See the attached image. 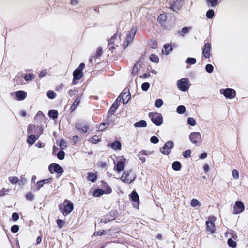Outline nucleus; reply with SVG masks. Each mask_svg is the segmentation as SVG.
Returning a JSON list of instances; mask_svg holds the SVG:
<instances>
[{"label": "nucleus", "instance_id": "nucleus-29", "mask_svg": "<svg viewBox=\"0 0 248 248\" xmlns=\"http://www.w3.org/2000/svg\"><path fill=\"white\" fill-rule=\"evenodd\" d=\"M110 147L114 150H121L122 148V144L119 141H116L112 143Z\"/></svg>", "mask_w": 248, "mask_h": 248}, {"label": "nucleus", "instance_id": "nucleus-6", "mask_svg": "<svg viewBox=\"0 0 248 248\" xmlns=\"http://www.w3.org/2000/svg\"><path fill=\"white\" fill-rule=\"evenodd\" d=\"M136 175L132 170H124L121 177V180L127 184H130L136 179Z\"/></svg>", "mask_w": 248, "mask_h": 248}, {"label": "nucleus", "instance_id": "nucleus-11", "mask_svg": "<svg viewBox=\"0 0 248 248\" xmlns=\"http://www.w3.org/2000/svg\"><path fill=\"white\" fill-rule=\"evenodd\" d=\"M174 147L173 141H170L166 143V144L160 149L161 152L164 155H168L171 152V150Z\"/></svg>", "mask_w": 248, "mask_h": 248}, {"label": "nucleus", "instance_id": "nucleus-3", "mask_svg": "<svg viewBox=\"0 0 248 248\" xmlns=\"http://www.w3.org/2000/svg\"><path fill=\"white\" fill-rule=\"evenodd\" d=\"M167 15L165 14H161L157 18V21L161 26L165 29H170L173 25L171 21L167 20Z\"/></svg>", "mask_w": 248, "mask_h": 248}, {"label": "nucleus", "instance_id": "nucleus-1", "mask_svg": "<svg viewBox=\"0 0 248 248\" xmlns=\"http://www.w3.org/2000/svg\"><path fill=\"white\" fill-rule=\"evenodd\" d=\"M59 210L64 216L69 215L74 209V205L72 202L67 199H65L62 203L59 205Z\"/></svg>", "mask_w": 248, "mask_h": 248}, {"label": "nucleus", "instance_id": "nucleus-46", "mask_svg": "<svg viewBox=\"0 0 248 248\" xmlns=\"http://www.w3.org/2000/svg\"><path fill=\"white\" fill-rule=\"evenodd\" d=\"M190 204H191V206L192 207H196L197 206H200V203L198 200H197L196 199H193L191 201Z\"/></svg>", "mask_w": 248, "mask_h": 248}, {"label": "nucleus", "instance_id": "nucleus-7", "mask_svg": "<svg viewBox=\"0 0 248 248\" xmlns=\"http://www.w3.org/2000/svg\"><path fill=\"white\" fill-rule=\"evenodd\" d=\"M148 116L152 122L156 126H160L162 124L163 117L161 114L156 112H150Z\"/></svg>", "mask_w": 248, "mask_h": 248}, {"label": "nucleus", "instance_id": "nucleus-64", "mask_svg": "<svg viewBox=\"0 0 248 248\" xmlns=\"http://www.w3.org/2000/svg\"><path fill=\"white\" fill-rule=\"evenodd\" d=\"M12 219L14 221H16L19 219V215L17 213L14 212L12 214Z\"/></svg>", "mask_w": 248, "mask_h": 248}, {"label": "nucleus", "instance_id": "nucleus-12", "mask_svg": "<svg viewBox=\"0 0 248 248\" xmlns=\"http://www.w3.org/2000/svg\"><path fill=\"white\" fill-rule=\"evenodd\" d=\"M177 86L181 91H186L189 88L188 80L186 78H184L178 80Z\"/></svg>", "mask_w": 248, "mask_h": 248}, {"label": "nucleus", "instance_id": "nucleus-13", "mask_svg": "<svg viewBox=\"0 0 248 248\" xmlns=\"http://www.w3.org/2000/svg\"><path fill=\"white\" fill-rule=\"evenodd\" d=\"M245 210L244 203L240 201H237L235 202L233 206V213L235 214H240L243 212Z\"/></svg>", "mask_w": 248, "mask_h": 248}, {"label": "nucleus", "instance_id": "nucleus-27", "mask_svg": "<svg viewBox=\"0 0 248 248\" xmlns=\"http://www.w3.org/2000/svg\"><path fill=\"white\" fill-rule=\"evenodd\" d=\"M115 36L116 35H114L108 41V45L109 46V49L112 51L115 49V47L114 46V40L116 38Z\"/></svg>", "mask_w": 248, "mask_h": 248}, {"label": "nucleus", "instance_id": "nucleus-54", "mask_svg": "<svg viewBox=\"0 0 248 248\" xmlns=\"http://www.w3.org/2000/svg\"><path fill=\"white\" fill-rule=\"evenodd\" d=\"M186 62L190 64H194L196 62V60L194 58H188L186 60Z\"/></svg>", "mask_w": 248, "mask_h": 248}, {"label": "nucleus", "instance_id": "nucleus-56", "mask_svg": "<svg viewBox=\"0 0 248 248\" xmlns=\"http://www.w3.org/2000/svg\"><path fill=\"white\" fill-rule=\"evenodd\" d=\"M150 87V84L148 82H144L141 85V89L144 91H146Z\"/></svg>", "mask_w": 248, "mask_h": 248}, {"label": "nucleus", "instance_id": "nucleus-10", "mask_svg": "<svg viewBox=\"0 0 248 248\" xmlns=\"http://www.w3.org/2000/svg\"><path fill=\"white\" fill-rule=\"evenodd\" d=\"M220 93L227 98L232 99L236 96V92L234 89L231 88H227L225 89H221Z\"/></svg>", "mask_w": 248, "mask_h": 248}, {"label": "nucleus", "instance_id": "nucleus-28", "mask_svg": "<svg viewBox=\"0 0 248 248\" xmlns=\"http://www.w3.org/2000/svg\"><path fill=\"white\" fill-rule=\"evenodd\" d=\"M97 178V172L94 173H88L87 176V180L91 181L92 182H94L96 181Z\"/></svg>", "mask_w": 248, "mask_h": 248}, {"label": "nucleus", "instance_id": "nucleus-15", "mask_svg": "<svg viewBox=\"0 0 248 248\" xmlns=\"http://www.w3.org/2000/svg\"><path fill=\"white\" fill-rule=\"evenodd\" d=\"M122 100L124 104H126L130 98V93L129 91L124 90L118 98Z\"/></svg>", "mask_w": 248, "mask_h": 248}, {"label": "nucleus", "instance_id": "nucleus-47", "mask_svg": "<svg viewBox=\"0 0 248 248\" xmlns=\"http://www.w3.org/2000/svg\"><path fill=\"white\" fill-rule=\"evenodd\" d=\"M106 233V231L104 230H99L98 231H95L93 234L94 236H99L104 235Z\"/></svg>", "mask_w": 248, "mask_h": 248}, {"label": "nucleus", "instance_id": "nucleus-34", "mask_svg": "<svg viewBox=\"0 0 248 248\" xmlns=\"http://www.w3.org/2000/svg\"><path fill=\"white\" fill-rule=\"evenodd\" d=\"M164 48L165 49V53L166 55L169 54L173 50V47H172V45H171L169 44H165L164 46Z\"/></svg>", "mask_w": 248, "mask_h": 248}, {"label": "nucleus", "instance_id": "nucleus-16", "mask_svg": "<svg viewBox=\"0 0 248 248\" xmlns=\"http://www.w3.org/2000/svg\"><path fill=\"white\" fill-rule=\"evenodd\" d=\"M189 139L192 143L197 144L201 140V135L199 132H192L189 135Z\"/></svg>", "mask_w": 248, "mask_h": 248}, {"label": "nucleus", "instance_id": "nucleus-33", "mask_svg": "<svg viewBox=\"0 0 248 248\" xmlns=\"http://www.w3.org/2000/svg\"><path fill=\"white\" fill-rule=\"evenodd\" d=\"M172 169L176 171L179 170L182 168L181 164L179 161H175L172 164Z\"/></svg>", "mask_w": 248, "mask_h": 248}, {"label": "nucleus", "instance_id": "nucleus-14", "mask_svg": "<svg viewBox=\"0 0 248 248\" xmlns=\"http://www.w3.org/2000/svg\"><path fill=\"white\" fill-rule=\"evenodd\" d=\"M211 45L210 43H205L202 49V55L206 59H209L211 56Z\"/></svg>", "mask_w": 248, "mask_h": 248}, {"label": "nucleus", "instance_id": "nucleus-48", "mask_svg": "<svg viewBox=\"0 0 248 248\" xmlns=\"http://www.w3.org/2000/svg\"><path fill=\"white\" fill-rule=\"evenodd\" d=\"M59 146H60V148L62 150L64 149L66 147V142L64 139L61 140Z\"/></svg>", "mask_w": 248, "mask_h": 248}, {"label": "nucleus", "instance_id": "nucleus-5", "mask_svg": "<svg viewBox=\"0 0 248 248\" xmlns=\"http://www.w3.org/2000/svg\"><path fill=\"white\" fill-rule=\"evenodd\" d=\"M85 65L84 63H81L79 66L76 68L73 72V79L72 81L73 84H76V81L79 80L83 76L82 72L83 69L85 68Z\"/></svg>", "mask_w": 248, "mask_h": 248}, {"label": "nucleus", "instance_id": "nucleus-62", "mask_svg": "<svg viewBox=\"0 0 248 248\" xmlns=\"http://www.w3.org/2000/svg\"><path fill=\"white\" fill-rule=\"evenodd\" d=\"M78 92V90L76 89H70L68 91V94L70 96L72 97Z\"/></svg>", "mask_w": 248, "mask_h": 248}, {"label": "nucleus", "instance_id": "nucleus-44", "mask_svg": "<svg viewBox=\"0 0 248 248\" xmlns=\"http://www.w3.org/2000/svg\"><path fill=\"white\" fill-rule=\"evenodd\" d=\"M139 64L136 63L134 64L133 70H132V74L134 75H136L138 73V71L139 70Z\"/></svg>", "mask_w": 248, "mask_h": 248}, {"label": "nucleus", "instance_id": "nucleus-38", "mask_svg": "<svg viewBox=\"0 0 248 248\" xmlns=\"http://www.w3.org/2000/svg\"><path fill=\"white\" fill-rule=\"evenodd\" d=\"M186 111V108L184 105H179L177 108V112L179 114H183Z\"/></svg>", "mask_w": 248, "mask_h": 248}, {"label": "nucleus", "instance_id": "nucleus-20", "mask_svg": "<svg viewBox=\"0 0 248 248\" xmlns=\"http://www.w3.org/2000/svg\"><path fill=\"white\" fill-rule=\"evenodd\" d=\"M125 163V159H124L122 161H118L116 165L115 166L114 169L117 172L120 173V172L124 170V168Z\"/></svg>", "mask_w": 248, "mask_h": 248}, {"label": "nucleus", "instance_id": "nucleus-23", "mask_svg": "<svg viewBox=\"0 0 248 248\" xmlns=\"http://www.w3.org/2000/svg\"><path fill=\"white\" fill-rule=\"evenodd\" d=\"M39 137L36 134H30L27 139V142L30 145H33L37 140Z\"/></svg>", "mask_w": 248, "mask_h": 248}, {"label": "nucleus", "instance_id": "nucleus-41", "mask_svg": "<svg viewBox=\"0 0 248 248\" xmlns=\"http://www.w3.org/2000/svg\"><path fill=\"white\" fill-rule=\"evenodd\" d=\"M215 16L214 11L213 10L210 9L206 12V16L209 19H212Z\"/></svg>", "mask_w": 248, "mask_h": 248}, {"label": "nucleus", "instance_id": "nucleus-63", "mask_svg": "<svg viewBox=\"0 0 248 248\" xmlns=\"http://www.w3.org/2000/svg\"><path fill=\"white\" fill-rule=\"evenodd\" d=\"M232 175L233 177L235 179H238L239 178V172L236 169H233L232 171Z\"/></svg>", "mask_w": 248, "mask_h": 248}, {"label": "nucleus", "instance_id": "nucleus-42", "mask_svg": "<svg viewBox=\"0 0 248 248\" xmlns=\"http://www.w3.org/2000/svg\"><path fill=\"white\" fill-rule=\"evenodd\" d=\"M57 156L59 159L61 160H63L65 157L64 152L63 151H62V149L58 153V154L57 155Z\"/></svg>", "mask_w": 248, "mask_h": 248}, {"label": "nucleus", "instance_id": "nucleus-8", "mask_svg": "<svg viewBox=\"0 0 248 248\" xmlns=\"http://www.w3.org/2000/svg\"><path fill=\"white\" fill-rule=\"evenodd\" d=\"M43 132V129L39 126H36L33 124H30L28 126L27 132L28 134H36L37 136L39 137Z\"/></svg>", "mask_w": 248, "mask_h": 248}, {"label": "nucleus", "instance_id": "nucleus-32", "mask_svg": "<svg viewBox=\"0 0 248 248\" xmlns=\"http://www.w3.org/2000/svg\"><path fill=\"white\" fill-rule=\"evenodd\" d=\"M104 194H105V193L104 191H103V189L97 188L94 190L93 192V196L96 197H99Z\"/></svg>", "mask_w": 248, "mask_h": 248}, {"label": "nucleus", "instance_id": "nucleus-57", "mask_svg": "<svg viewBox=\"0 0 248 248\" xmlns=\"http://www.w3.org/2000/svg\"><path fill=\"white\" fill-rule=\"evenodd\" d=\"M190 154H191V151H190V150L188 149V150H186L183 153V156L185 158H188L191 156Z\"/></svg>", "mask_w": 248, "mask_h": 248}, {"label": "nucleus", "instance_id": "nucleus-37", "mask_svg": "<svg viewBox=\"0 0 248 248\" xmlns=\"http://www.w3.org/2000/svg\"><path fill=\"white\" fill-rule=\"evenodd\" d=\"M227 244L228 246L232 248H235L236 246V242L233 241L232 238H230L228 239Z\"/></svg>", "mask_w": 248, "mask_h": 248}, {"label": "nucleus", "instance_id": "nucleus-31", "mask_svg": "<svg viewBox=\"0 0 248 248\" xmlns=\"http://www.w3.org/2000/svg\"><path fill=\"white\" fill-rule=\"evenodd\" d=\"M58 115V111L56 110H50L48 112V116L50 118L55 120L57 118Z\"/></svg>", "mask_w": 248, "mask_h": 248}, {"label": "nucleus", "instance_id": "nucleus-22", "mask_svg": "<svg viewBox=\"0 0 248 248\" xmlns=\"http://www.w3.org/2000/svg\"><path fill=\"white\" fill-rule=\"evenodd\" d=\"M81 96L82 95L79 96L75 99L70 108L71 112L75 111L77 107L79 105L81 102Z\"/></svg>", "mask_w": 248, "mask_h": 248}, {"label": "nucleus", "instance_id": "nucleus-4", "mask_svg": "<svg viewBox=\"0 0 248 248\" xmlns=\"http://www.w3.org/2000/svg\"><path fill=\"white\" fill-rule=\"evenodd\" d=\"M75 128L80 134L90 133L91 131L90 124L81 121L75 124Z\"/></svg>", "mask_w": 248, "mask_h": 248}, {"label": "nucleus", "instance_id": "nucleus-39", "mask_svg": "<svg viewBox=\"0 0 248 248\" xmlns=\"http://www.w3.org/2000/svg\"><path fill=\"white\" fill-rule=\"evenodd\" d=\"M47 97L51 99L55 98L56 96V93L52 90H49L47 92Z\"/></svg>", "mask_w": 248, "mask_h": 248}, {"label": "nucleus", "instance_id": "nucleus-43", "mask_svg": "<svg viewBox=\"0 0 248 248\" xmlns=\"http://www.w3.org/2000/svg\"><path fill=\"white\" fill-rule=\"evenodd\" d=\"M149 46L151 48L156 49L157 47V42L155 40H150L149 42Z\"/></svg>", "mask_w": 248, "mask_h": 248}, {"label": "nucleus", "instance_id": "nucleus-9", "mask_svg": "<svg viewBox=\"0 0 248 248\" xmlns=\"http://www.w3.org/2000/svg\"><path fill=\"white\" fill-rule=\"evenodd\" d=\"M48 169L51 174L56 172L58 174H62L64 172L63 168L59 164L56 163H52L49 165Z\"/></svg>", "mask_w": 248, "mask_h": 248}, {"label": "nucleus", "instance_id": "nucleus-19", "mask_svg": "<svg viewBox=\"0 0 248 248\" xmlns=\"http://www.w3.org/2000/svg\"><path fill=\"white\" fill-rule=\"evenodd\" d=\"M137 30L135 28H131L128 31L126 37V40L129 42H132L135 37Z\"/></svg>", "mask_w": 248, "mask_h": 248}, {"label": "nucleus", "instance_id": "nucleus-40", "mask_svg": "<svg viewBox=\"0 0 248 248\" xmlns=\"http://www.w3.org/2000/svg\"><path fill=\"white\" fill-rule=\"evenodd\" d=\"M149 59L151 61L157 63L159 62V58L158 56L154 54H152L150 56Z\"/></svg>", "mask_w": 248, "mask_h": 248}, {"label": "nucleus", "instance_id": "nucleus-21", "mask_svg": "<svg viewBox=\"0 0 248 248\" xmlns=\"http://www.w3.org/2000/svg\"><path fill=\"white\" fill-rule=\"evenodd\" d=\"M120 100H118V98H117L111 106L110 109L109 110L108 113L111 115L114 114L116 112L117 109L120 105Z\"/></svg>", "mask_w": 248, "mask_h": 248}, {"label": "nucleus", "instance_id": "nucleus-18", "mask_svg": "<svg viewBox=\"0 0 248 248\" xmlns=\"http://www.w3.org/2000/svg\"><path fill=\"white\" fill-rule=\"evenodd\" d=\"M100 183V186L102 188L101 189H103L105 194H108L112 192V190L111 188L107 182L102 180Z\"/></svg>", "mask_w": 248, "mask_h": 248}, {"label": "nucleus", "instance_id": "nucleus-24", "mask_svg": "<svg viewBox=\"0 0 248 248\" xmlns=\"http://www.w3.org/2000/svg\"><path fill=\"white\" fill-rule=\"evenodd\" d=\"M16 95L18 100H23L27 96V93L24 91H18L16 92Z\"/></svg>", "mask_w": 248, "mask_h": 248}, {"label": "nucleus", "instance_id": "nucleus-53", "mask_svg": "<svg viewBox=\"0 0 248 248\" xmlns=\"http://www.w3.org/2000/svg\"><path fill=\"white\" fill-rule=\"evenodd\" d=\"M56 223L59 228H62L64 225L65 222H64V221H63L62 220L58 219L56 220Z\"/></svg>", "mask_w": 248, "mask_h": 248}, {"label": "nucleus", "instance_id": "nucleus-59", "mask_svg": "<svg viewBox=\"0 0 248 248\" xmlns=\"http://www.w3.org/2000/svg\"><path fill=\"white\" fill-rule=\"evenodd\" d=\"M150 141L154 144H156L159 142L158 138L155 136H153L150 138Z\"/></svg>", "mask_w": 248, "mask_h": 248}, {"label": "nucleus", "instance_id": "nucleus-55", "mask_svg": "<svg viewBox=\"0 0 248 248\" xmlns=\"http://www.w3.org/2000/svg\"><path fill=\"white\" fill-rule=\"evenodd\" d=\"M163 104V101L161 99H157L155 103V105L157 108L160 107Z\"/></svg>", "mask_w": 248, "mask_h": 248}, {"label": "nucleus", "instance_id": "nucleus-35", "mask_svg": "<svg viewBox=\"0 0 248 248\" xmlns=\"http://www.w3.org/2000/svg\"><path fill=\"white\" fill-rule=\"evenodd\" d=\"M24 79L26 81H30L32 80L35 78V76L33 73L25 74L23 77Z\"/></svg>", "mask_w": 248, "mask_h": 248}, {"label": "nucleus", "instance_id": "nucleus-60", "mask_svg": "<svg viewBox=\"0 0 248 248\" xmlns=\"http://www.w3.org/2000/svg\"><path fill=\"white\" fill-rule=\"evenodd\" d=\"M19 229V227L17 225H14L12 226L11 231L13 233L17 232Z\"/></svg>", "mask_w": 248, "mask_h": 248}, {"label": "nucleus", "instance_id": "nucleus-49", "mask_svg": "<svg viewBox=\"0 0 248 248\" xmlns=\"http://www.w3.org/2000/svg\"><path fill=\"white\" fill-rule=\"evenodd\" d=\"M205 70L207 72L209 73H211L212 72H213L214 70V67L212 65L210 64H207L205 66Z\"/></svg>", "mask_w": 248, "mask_h": 248}, {"label": "nucleus", "instance_id": "nucleus-50", "mask_svg": "<svg viewBox=\"0 0 248 248\" xmlns=\"http://www.w3.org/2000/svg\"><path fill=\"white\" fill-rule=\"evenodd\" d=\"M187 123L190 126H195L196 124V121L192 117L187 119Z\"/></svg>", "mask_w": 248, "mask_h": 248}, {"label": "nucleus", "instance_id": "nucleus-2", "mask_svg": "<svg viewBox=\"0 0 248 248\" xmlns=\"http://www.w3.org/2000/svg\"><path fill=\"white\" fill-rule=\"evenodd\" d=\"M216 217L214 216H209L206 221V232L210 234H214L216 231L215 222L216 221Z\"/></svg>", "mask_w": 248, "mask_h": 248}, {"label": "nucleus", "instance_id": "nucleus-51", "mask_svg": "<svg viewBox=\"0 0 248 248\" xmlns=\"http://www.w3.org/2000/svg\"><path fill=\"white\" fill-rule=\"evenodd\" d=\"M27 182V179L25 177V176H21L20 177V179L18 180V184L19 185H24Z\"/></svg>", "mask_w": 248, "mask_h": 248}, {"label": "nucleus", "instance_id": "nucleus-52", "mask_svg": "<svg viewBox=\"0 0 248 248\" xmlns=\"http://www.w3.org/2000/svg\"><path fill=\"white\" fill-rule=\"evenodd\" d=\"M107 125H108V124L107 123H105V122L101 123L99 127V130L101 131H103L105 130L107 128V126H106Z\"/></svg>", "mask_w": 248, "mask_h": 248}, {"label": "nucleus", "instance_id": "nucleus-36", "mask_svg": "<svg viewBox=\"0 0 248 248\" xmlns=\"http://www.w3.org/2000/svg\"><path fill=\"white\" fill-rule=\"evenodd\" d=\"M103 54L102 48L101 47H99L97 48L95 55L93 56V58L94 59H96L100 58V57Z\"/></svg>", "mask_w": 248, "mask_h": 248}, {"label": "nucleus", "instance_id": "nucleus-17", "mask_svg": "<svg viewBox=\"0 0 248 248\" xmlns=\"http://www.w3.org/2000/svg\"><path fill=\"white\" fill-rule=\"evenodd\" d=\"M170 3H172L170 7L173 11H177L180 10L182 6L181 0H170Z\"/></svg>", "mask_w": 248, "mask_h": 248}, {"label": "nucleus", "instance_id": "nucleus-25", "mask_svg": "<svg viewBox=\"0 0 248 248\" xmlns=\"http://www.w3.org/2000/svg\"><path fill=\"white\" fill-rule=\"evenodd\" d=\"M129 196L130 197L131 200L132 201L135 202L139 204L140 202V198L137 192L136 191H133Z\"/></svg>", "mask_w": 248, "mask_h": 248}, {"label": "nucleus", "instance_id": "nucleus-26", "mask_svg": "<svg viewBox=\"0 0 248 248\" xmlns=\"http://www.w3.org/2000/svg\"><path fill=\"white\" fill-rule=\"evenodd\" d=\"M101 140V137H99V136L97 135H93L91 138L88 139V141L93 144H95L99 143Z\"/></svg>", "mask_w": 248, "mask_h": 248}, {"label": "nucleus", "instance_id": "nucleus-58", "mask_svg": "<svg viewBox=\"0 0 248 248\" xmlns=\"http://www.w3.org/2000/svg\"><path fill=\"white\" fill-rule=\"evenodd\" d=\"M208 4H210L211 6L215 7L218 3V0H207Z\"/></svg>", "mask_w": 248, "mask_h": 248}, {"label": "nucleus", "instance_id": "nucleus-45", "mask_svg": "<svg viewBox=\"0 0 248 248\" xmlns=\"http://www.w3.org/2000/svg\"><path fill=\"white\" fill-rule=\"evenodd\" d=\"M9 180L12 184H16L18 182V178L16 176L9 177Z\"/></svg>", "mask_w": 248, "mask_h": 248}, {"label": "nucleus", "instance_id": "nucleus-61", "mask_svg": "<svg viewBox=\"0 0 248 248\" xmlns=\"http://www.w3.org/2000/svg\"><path fill=\"white\" fill-rule=\"evenodd\" d=\"M9 191V189L2 188L1 190H0V197L3 196L7 194Z\"/></svg>", "mask_w": 248, "mask_h": 248}, {"label": "nucleus", "instance_id": "nucleus-30", "mask_svg": "<svg viewBox=\"0 0 248 248\" xmlns=\"http://www.w3.org/2000/svg\"><path fill=\"white\" fill-rule=\"evenodd\" d=\"M147 123L145 120H140L135 123L134 125L136 127H145L147 126Z\"/></svg>", "mask_w": 248, "mask_h": 248}]
</instances>
